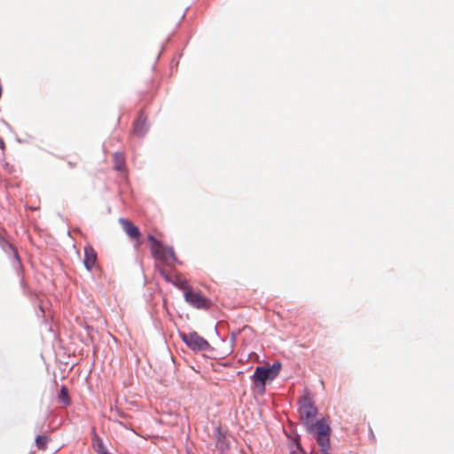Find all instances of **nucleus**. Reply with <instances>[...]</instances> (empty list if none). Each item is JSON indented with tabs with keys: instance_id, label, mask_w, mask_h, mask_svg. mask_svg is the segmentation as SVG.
<instances>
[{
	"instance_id": "nucleus-2",
	"label": "nucleus",
	"mask_w": 454,
	"mask_h": 454,
	"mask_svg": "<svg viewBox=\"0 0 454 454\" xmlns=\"http://www.w3.org/2000/svg\"><path fill=\"white\" fill-rule=\"evenodd\" d=\"M279 372V365L272 367H256L252 376L253 383L262 394L265 391V384L267 380H274Z\"/></svg>"
},
{
	"instance_id": "nucleus-14",
	"label": "nucleus",
	"mask_w": 454,
	"mask_h": 454,
	"mask_svg": "<svg viewBox=\"0 0 454 454\" xmlns=\"http://www.w3.org/2000/svg\"><path fill=\"white\" fill-rule=\"evenodd\" d=\"M93 446L95 450L99 454H109L103 443V441L96 434L93 438Z\"/></svg>"
},
{
	"instance_id": "nucleus-7",
	"label": "nucleus",
	"mask_w": 454,
	"mask_h": 454,
	"mask_svg": "<svg viewBox=\"0 0 454 454\" xmlns=\"http://www.w3.org/2000/svg\"><path fill=\"white\" fill-rule=\"evenodd\" d=\"M97 257V253L91 246L88 245L84 247L83 264L89 271L96 265Z\"/></svg>"
},
{
	"instance_id": "nucleus-18",
	"label": "nucleus",
	"mask_w": 454,
	"mask_h": 454,
	"mask_svg": "<svg viewBox=\"0 0 454 454\" xmlns=\"http://www.w3.org/2000/svg\"><path fill=\"white\" fill-rule=\"evenodd\" d=\"M0 148H1L2 150H4V141H3V140H1V139H0Z\"/></svg>"
},
{
	"instance_id": "nucleus-11",
	"label": "nucleus",
	"mask_w": 454,
	"mask_h": 454,
	"mask_svg": "<svg viewBox=\"0 0 454 454\" xmlns=\"http://www.w3.org/2000/svg\"><path fill=\"white\" fill-rule=\"evenodd\" d=\"M215 440H216V448L223 451L228 449V443L226 442V433L222 430L220 427H218L215 430Z\"/></svg>"
},
{
	"instance_id": "nucleus-5",
	"label": "nucleus",
	"mask_w": 454,
	"mask_h": 454,
	"mask_svg": "<svg viewBox=\"0 0 454 454\" xmlns=\"http://www.w3.org/2000/svg\"><path fill=\"white\" fill-rule=\"evenodd\" d=\"M185 301L196 309H208L211 302L204 297L200 293L194 292L192 289L184 294Z\"/></svg>"
},
{
	"instance_id": "nucleus-16",
	"label": "nucleus",
	"mask_w": 454,
	"mask_h": 454,
	"mask_svg": "<svg viewBox=\"0 0 454 454\" xmlns=\"http://www.w3.org/2000/svg\"><path fill=\"white\" fill-rule=\"evenodd\" d=\"M0 244L7 246L14 254V256L16 259H18V254L13 247L9 244L7 241H5L1 236H0Z\"/></svg>"
},
{
	"instance_id": "nucleus-9",
	"label": "nucleus",
	"mask_w": 454,
	"mask_h": 454,
	"mask_svg": "<svg viewBox=\"0 0 454 454\" xmlns=\"http://www.w3.org/2000/svg\"><path fill=\"white\" fill-rule=\"evenodd\" d=\"M120 223L121 224L124 231L128 236L131 239H138L140 236L139 229L134 225L130 221L127 219L121 218Z\"/></svg>"
},
{
	"instance_id": "nucleus-10",
	"label": "nucleus",
	"mask_w": 454,
	"mask_h": 454,
	"mask_svg": "<svg viewBox=\"0 0 454 454\" xmlns=\"http://www.w3.org/2000/svg\"><path fill=\"white\" fill-rule=\"evenodd\" d=\"M147 126H146V117L144 115V114L140 113L137 116V120L134 122L133 125V132L137 136H144L146 132Z\"/></svg>"
},
{
	"instance_id": "nucleus-4",
	"label": "nucleus",
	"mask_w": 454,
	"mask_h": 454,
	"mask_svg": "<svg viewBox=\"0 0 454 454\" xmlns=\"http://www.w3.org/2000/svg\"><path fill=\"white\" fill-rule=\"evenodd\" d=\"M181 339L190 348L194 351H205L208 350L210 348L208 341L199 335L196 332L182 333Z\"/></svg>"
},
{
	"instance_id": "nucleus-13",
	"label": "nucleus",
	"mask_w": 454,
	"mask_h": 454,
	"mask_svg": "<svg viewBox=\"0 0 454 454\" xmlns=\"http://www.w3.org/2000/svg\"><path fill=\"white\" fill-rule=\"evenodd\" d=\"M58 400L64 406H69L71 404V398L68 394V389L66 386H62L58 395Z\"/></svg>"
},
{
	"instance_id": "nucleus-17",
	"label": "nucleus",
	"mask_w": 454,
	"mask_h": 454,
	"mask_svg": "<svg viewBox=\"0 0 454 454\" xmlns=\"http://www.w3.org/2000/svg\"><path fill=\"white\" fill-rule=\"evenodd\" d=\"M67 166L70 168H75L77 166V162L76 161L68 160L67 161Z\"/></svg>"
},
{
	"instance_id": "nucleus-6",
	"label": "nucleus",
	"mask_w": 454,
	"mask_h": 454,
	"mask_svg": "<svg viewBox=\"0 0 454 454\" xmlns=\"http://www.w3.org/2000/svg\"><path fill=\"white\" fill-rule=\"evenodd\" d=\"M52 439L48 434H38L35 438V447L36 450L31 451L30 454H36V450L46 451Z\"/></svg>"
},
{
	"instance_id": "nucleus-8",
	"label": "nucleus",
	"mask_w": 454,
	"mask_h": 454,
	"mask_svg": "<svg viewBox=\"0 0 454 454\" xmlns=\"http://www.w3.org/2000/svg\"><path fill=\"white\" fill-rule=\"evenodd\" d=\"M158 267H159V272L164 278V279L166 281H168V282H172V279H171L170 276L167 273L165 269L164 268H160V266H158ZM173 283L179 289L184 290V293L186 291H188V290H192V288L187 284V282L185 280H184V279L179 278H176V280L173 281Z\"/></svg>"
},
{
	"instance_id": "nucleus-12",
	"label": "nucleus",
	"mask_w": 454,
	"mask_h": 454,
	"mask_svg": "<svg viewBox=\"0 0 454 454\" xmlns=\"http://www.w3.org/2000/svg\"><path fill=\"white\" fill-rule=\"evenodd\" d=\"M114 168L115 170L124 172L126 170L125 157L122 153L116 152L114 153Z\"/></svg>"
},
{
	"instance_id": "nucleus-15",
	"label": "nucleus",
	"mask_w": 454,
	"mask_h": 454,
	"mask_svg": "<svg viewBox=\"0 0 454 454\" xmlns=\"http://www.w3.org/2000/svg\"><path fill=\"white\" fill-rule=\"evenodd\" d=\"M148 240L152 243V247H151L152 253L161 245V243L159 240H157L153 235L148 236Z\"/></svg>"
},
{
	"instance_id": "nucleus-1",
	"label": "nucleus",
	"mask_w": 454,
	"mask_h": 454,
	"mask_svg": "<svg viewBox=\"0 0 454 454\" xmlns=\"http://www.w3.org/2000/svg\"><path fill=\"white\" fill-rule=\"evenodd\" d=\"M299 414L300 420L306 427L307 431L316 435L317 442L323 449L324 453L329 450L331 427L324 419L312 422L317 415V408L309 392H306L299 401Z\"/></svg>"
},
{
	"instance_id": "nucleus-3",
	"label": "nucleus",
	"mask_w": 454,
	"mask_h": 454,
	"mask_svg": "<svg viewBox=\"0 0 454 454\" xmlns=\"http://www.w3.org/2000/svg\"><path fill=\"white\" fill-rule=\"evenodd\" d=\"M152 254L156 261L162 264V266L159 263L157 264V266H160V268H163V266L172 267L177 261L173 248L170 247H165L162 244ZM157 268L159 269V267Z\"/></svg>"
}]
</instances>
